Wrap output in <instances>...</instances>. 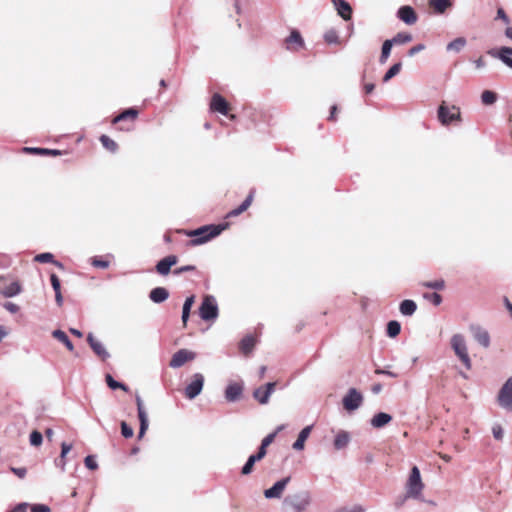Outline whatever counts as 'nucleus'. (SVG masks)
<instances>
[{
    "mask_svg": "<svg viewBox=\"0 0 512 512\" xmlns=\"http://www.w3.org/2000/svg\"><path fill=\"white\" fill-rule=\"evenodd\" d=\"M424 483L421 478L420 470L417 466H413L405 484L404 499H415L424 501L423 490Z\"/></svg>",
    "mask_w": 512,
    "mask_h": 512,
    "instance_id": "1",
    "label": "nucleus"
},
{
    "mask_svg": "<svg viewBox=\"0 0 512 512\" xmlns=\"http://www.w3.org/2000/svg\"><path fill=\"white\" fill-rule=\"evenodd\" d=\"M225 227L226 225H206L188 232L187 235L193 238V245H201L218 236Z\"/></svg>",
    "mask_w": 512,
    "mask_h": 512,
    "instance_id": "2",
    "label": "nucleus"
},
{
    "mask_svg": "<svg viewBox=\"0 0 512 512\" xmlns=\"http://www.w3.org/2000/svg\"><path fill=\"white\" fill-rule=\"evenodd\" d=\"M311 503L312 497L309 491H300L284 499V504L289 506L294 512H305Z\"/></svg>",
    "mask_w": 512,
    "mask_h": 512,
    "instance_id": "3",
    "label": "nucleus"
},
{
    "mask_svg": "<svg viewBox=\"0 0 512 512\" xmlns=\"http://www.w3.org/2000/svg\"><path fill=\"white\" fill-rule=\"evenodd\" d=\"M451 348L455 355L467 369H471L472 362L468 354V348L465 337L462 334H454L450 340Z\"/></svg>",
    "mask_w": 512,
    "mask_h": 512,
    "instance_id": "4",
    "label": "nucleus"
},
{
    "mask_svg": "<svg viewBox=\"0 0 512 512\" xmlns=\"http://www.w3.org/2000/svg\"><path fill=\"white\" fill-rule=\"evenodd\" d=\"M437 117L439 122L444 126H448L452 122H460V108L455 105L448 106L446 102L443 101L438 107Z\"/></svg>",
    "mask_w": 512,
    "mask_h": 512,
    "instance_id": "5",
    "label": "nucleus"
},
{
    "mask_svg": "<svg viewBox=\"0 0 512 512\" xmlns=\"http://www.w3.org/2000/svg\"><path fill=\"white\" fill-rule=\"evenodd\" d=\"M199 315L204 321H215L219 315L218 304L213 295H205L199 307Z\"/></svg>",
    "mask_w": 512,
    "mask_h": 512,
    "instance_id": "6",
    "label": "nucleus"
},
{
    "mask_svg": "<svg viewBox=\"0 0 512 512\" xmlns=\"http://www.w3.org/2000/svg\"><path fill=\"white\" fill-rule=\"evenodd\" d=\"M496 402L501 409L512 412V375L500 387Z\"/></svg>",
    "mask_w": 512,
    "mask_h": 512,
    "instance_id": "7",
    "label": "nucleus"
},
{
    "mask_svg": "<svg viewBox=\"0 0 512 512\" xmlns=\"http://www.w3.org/2000/svg\"><path fill=\"white\" fill-rule=\"evenodd\" d=\"M363 403L362 394L355 388H350L342 399L343 407L348 412L357 410Z\"/></svg>",
    "mask_w": 512,
    "mask_h": 512,
    "instance_id": "8",
    "label": "nucleus"
},
{
    "mask_svg": "<svg viewBox=\"0 0 512 512\" xmlns=\"http://www.w3.org/2000/svg\"><path fill=\"white\" fill-rule=\"evenodd\" d=\"M204 385V376L200 373H196L193 375L192 381L185 388V395L188 399H194L197 397Z\"/></svg>",
    "mask_w": 512,
    "mask_h": 512,
    "instance_id": "9",
    "label": "nucleus"
},
{
    "mask_svg": "<svg viewBox=\"0 0 512 512\" xmlns=\"http://www.w3.org/2000/svg\"><path fill=\"white\" fill-rule=\"evenodd\" d=\"M195 358V352L189 351L187 349H180L172 356L170 366L172 368H179L183 366L186 362L194 360Z\"/></svg>",
    "mask_w": 512,
    "mask_h": 512,
    "instance_id": "10",
    "label": "nucleus"
},
{
    "mask_svg": "<svg viewBox=\"0 0 512 512\" xmlns=\"http://www.w3.org/2000/svg\"><path fill=\"white\" fill-rule=\"evenodd\" d=\"M21 291L22 287L18 281H11L7 283L4 278H0V295L11 298L20 294Z\"/></svg>",
    "mask_w": 512,
    "mask_h": 512,
    "instance_id": "11",
    "label": "nucleus"
},
{
    "mask_svg": "<svg viewBox=\"0 0 512 512\" xmlns=\"http://www.w3.org/2000/svg\"><path fill=\"white\" fill-rule=\"evenodd\" d=\"M136 404H137V411H138V418L140 421V429H139V438H142L144 434L146 433L148 429V415L144 408L143 401L139 395H136Z\"/></svg>",
    "mask_w": 512,
    "mask_h": 512,
    "instance_id": "12",
    "label": "nucleus"
},
{
    "mask_svg": "<svg viewBox=\"0 0 512 512\" xmlns=\"http://www.w3.org/2000/svg\"><path fill=\"white\" fill-rule=\"evenodd\" d=\"M275 387V382L267 383L266 385L257 388L254 391L253 396L260 404H267L271 394L275 390Z\"/></svg>",
    "mask_w": 512,
    "mask_h": 512,
    "instance_id": "13",
    "label": "nucleus"
},
{
    "mask_svg": "<svg viewBox=\"0 0 512 512\" xmlns=\"http://www.w3.org/2000/svg\"><path fill=\"white\" fill-rule=\"evenodd\" d=\"M289 481L290 477L277 481L271 488L264 491V496L268 499L280 498Z\"/></svg>",
    "mask_w": 512,
    "mask_h": 512,
    "instance_id": "14",
    "label": "nucleus"
},
{
    "mask_svg": "<svg viewBox=\"0 0 512 512\" xmlns=\"http://www.w3.org/2000/svg\"><path fill=\"white\" fill-rule=\"evenodd\" d=\"M509 51V47H500V48H494L488 51V54L500 61H502L506 66L512 69V54Z\"/></svg>",
    "mask_w": 512,
    "mask_h": 512,
    "instance_id": "15",
    "label": "nucleus"
},
{
    "mask_svg": "<svg viewBox=\"0 0 512 512\" xmlns=\"http://www.w3.org/2000/svg\"><path fill=\"white\" fill-rule=\"evenodd\" d=\"M210 109L222 115H228L229 103L218 93L212 96Z\"/></svg>",
    "mask_w": 512,
    "mask_h": 512,
    "instance_id": "16",
    "label": "nucleus"
},
{
    "mask_svg": "<svg viewBox=\"0 0 512 512\" xmlns=\"http://www.w3.org/2000/svg\"><path fill=\"white\" fill-rule=\"evenodd\" d=\"M398 18L407 25H413L417 22V14L411 6H402L397 12Z\"/></svg>",
    "mask_w": 512,
    "mask_h": 512,
    "instance_id": "17",
    "label": "nucleus"
},
{
    "mask_svg": "<svg viewBox=\"0 0 512 512\" xmlns=\"http://www.w3.org/2000/svg\"><path fill=\"white\" fill-rule=\"evenodd\" d=\"M87 341L95 354H97L101 359L105 360L109 357V353L105 346L99 340L95 339L92 333L88 334Z\"/></svg>",
    "mask_w": 512,
    "mask_h": 512,
    "instance_id": "18",
    "label": "nucleus"
},
{
    "mask_svg": "<svg viewBox=\"0 0 512 512\" xmlns=\"http://www.w3.org/2000/svg\"><path fill=\"white\" fill-rule=\"evenodd\" d=\"M471 332L474 337V339L483 347L487 348L490 345V335L487 330L479 327V326H472Z\"/></svg>",
    "mask_w": 512,
    "mask_h": 512,
    "instance_id": "19",
    "label": "nucleus"
},
{
    "mask_svg": "<svg viewBox=\"0 0 512 512\" xmlns=\"http://www.w3.org/2000/svg\"><path fill=\"white\" fill-rule=\"evenodd\" d=\"M177 257L175 255H169L158 262L156 270L161 275H167L173 265L177 263Z\"/></svg>",
    "mask_w": 512,
    "mask_h": 512,
    "instance_id": "20",
    "label": "nucleus"
},
{
    "mask_svg": "<svg viewBox=\"0 0 512 512\" xmlns=\"http://www.w3.org/2000/svg\"><path fill=\"white\" fill-rule=\"evenodd\" d=\"M243 392V386L240 383H230L225 390V398L234 402L238 400Z\"/></svg>",
    "mask_w": 512,
    "mask_h": 512,
    "instance_id": "21",
    "label": "nucleus"
},
{
    "mask_svg": "<svg viewBox=\"0 0 512 512\" xmlns=\"http://www.w3.org/2000/svg\"><path fill=\"white\" fill-rule=\"evenodd\" d=\"M333 5L337 10L339 16H341L344 20L351 19L352 8L348 2L344 0H333Z\"/></svg>",
    "mask_w": 512,
    "mask_h": 512,
    "instance_id": "22",
    "label": "nucleus"
},
{
    "mask_svg": "<svg viewBox=\"0 0 512 512\" xmlns=\"http://www.w3.org/2000/svg\"><path fill=\"white\" fill-rule=\"evenodd\" d=\"M350 441H351L350 433L345 430H340L334 438L333 445L336 450H342V449H345L349 445Z\"/></svg>",
    "mask_w": 512,
    "mask_h": 512,
    "instance_id": "23",
    "label": "nucleus"
},
{
    "mask_svg": "<svg viewBox=\"0 0 512 512\" xmlns=\"http://www.w3.org/2000/svg\"><path fill=\"white\" fill-rule=\"evenodd\" d=\"M287 49L289 50H298L304 45V41L300 35V33L296 30H293L289 37L286 39Z\"/></svg>",
    "mask_w": 512,
    "mask_h": 512,
    "instance_id": "24",
    "label": "nucleus"
},
{
    "mask_svg": "<svg viewBox=\"0 0 512 512\" xmlns=\"http://www.w3.org/2000/svg\"><path fill=\"white\" fill-rule=\"evenodd\" d=\"M312 428L313 426L312 425H309V426H306L304 427L300 433L298 434V437L296 439V441L293 443V449L297 450V451H301L304 449L305 447V441L308 439V437L310 436L311 434V431H312Z\"/></svg>",
    "mask_w": 512,
    "mask_h": 512,
    "instance_id": "25",
    "label": "nucleus"
},
{
    "mask_svg": "<svg viewBox=\"0 0 512 512\" xmlns=\"http://www.w3.org/2000/svg\"><path fill=\"white\" fill-rule=\"evenodd\" d=\"M391 421H392L391 415H389L388 413L380 412V413L375 414L371 418L370 423H371L372 427H374V428H382V427L386 426L387 424H389Z\"/></svg>",
    "mask_w": 512,
    "mask_h": 512,
    "instance_id": "26",
    "label": "nucleus"
},
{
    "mask_svg": "<svg viewBox=\"0 0 512 512\" xmlns=\"http://www.w3.org/2000/svg\"><path fill=\"white\" fill-rule=\"evenodd\" d=\"M253 197H254V191H251L249 193V195L247 196V198L244 200V202L239 207L231 210L228 213V217H236V216L242 214L244 211H246L249 208V206L251 205V203L253 201Z\"/></svg>",
    "mask_w": 512,
    "mask_h": 512,
    "instance_id": "27",
    "label": "nucleus"
},
{
    "mask_svg": "<svg viewBox=\"0 0 512 512\" xmlns=\"http://www.w3.org/2000/svg\"><path fill=\"white\" fill-rule=\"evenodd\" d=\"M169 296L168 291L163 287H157L151 290L149 297L154 303H162Z\"/></svg>",
    "mask_w": 512,
    "mask_h": 512,
    "instance_id": "28",
    "label": "nucleus"
},
{
    "mask_svg": "<svg viewBox=\"0 0 512 512\" xmlns=\"http://www.w3.org/2000/svg\"><path fill=\"white\" fill-rule=\"evenodd\" d=\"M429 5L438 14L444 13L451 5L450 0H429Z\"/></svg>",
    "mask_w": 512,
    "mask_h": 512,
    "instance_id": "29",
    "label": "nucleus"
},
{
    "mask_svg": "<svg viewBox=\"0 0 512 512\" xmlns=\"http://www.w3.org/2000/svg\"><path fill=\"white\" fill-rule=\"evenodd\" d=\"M400 312L405 316H411L415 313L417 305L413 300H404L400 303Z\"/></svg>",
    "mask_w": 512,
    "mask_h": 512,
    "instance_id": "30",
    "label": "nucleus"
},
{
    "mask_svg": "<svg viewBox=\"0 0 512 512\" xmlns=\"http://www.w3.org/2000/svg\"><path fill=\"white\" fill-rule=\"evenodd\" d=\"M52 336L61 343H63L69 351L74 350L73 343L70 341L66 333L63 332L62 330H54L52 332Z\"/></svg>",
    "mask_w": 512,
    "mask_h": 512,
    "instance_id": "31",
    "label": "nucleus"
},
{
    "mask_svg": "<svg viewBox=\"0 0 512 512\" xmlns=\"http://www.w3.org/2000/svg\"><path fill=\"white\" fill-rule=\"evenodd\" d=\"M194 301H195V296L192 295L190 297H187L184 304H183V309H182V322L184 324V326L187 324V321L189 319V315H190V311H191V308L194 304Z\"/></svg>",
    "mask_w": 512,
    "mask_h": 512,
    "instance_id": "32",
    "label": "nucleus"
},
{
    "mask_svg": "<svg viewBox=\"0 0 512 512\" xmlns=\"http://www.w3.org/2000/svg\"><path fill=\"white\" fill-rule=\"evenodd\" d=\"M412 35L405 32L397 33L393 38L389 39L394 45H402L412 41Z\"/></svg>",
    "mask_w": 512,
    "mask_h": 512,
    "instance_id": "33",
    "label": "nucleus"
},
{
    "mask_svg": "<svg viewBox=\"0 0 512 512\" xmlns=\"http://www.w3.org/2000/svg\"><path fill=\"white\" fill-rule=\"evenodd\" d=\"M392 47H393V44L391 43V41L389 39L385 40L383 42L382 49H381V55L379 58V62L381 64L386 63V61L388 60V58L391 54Z\"/></svg>",
    "mask_w": 512,
    "mask_h": 512,
    "instance_id": "34",
    "label": "nucleus"
},
{
    "mask_svg": "<svg viewBox=\"0 0 512 512\" xmlns=\"http://www.w3.org/2000/svg\"><path fill=\"white\" fill-rule=\"evenodd\" d=\"M137 116H138V111L134 108H129V109L125 110L124 112H122L121 114H119L118 116H116L113 120V123H117V122H120L125 119L134 120V119H136Z\"/></svg>",
    "mask_w": 512,
    "mask_h": 512,
    "instance_id": "35",
    "label": "nucleus"
},
{
    "mask_svg": "<svg viewBox=\"0 0 512 512\" xmlns=\"http://www.w3.org/2000/svg\"><path fill=\"white\" fill-rule=\"evenodd\" d=\"M465 45H466V39L463 37H458V38L454 39L453 41H451L450 43H448L446 48L448 51L459 52L465 47Z\"/></svg>",
    "mask_w": 512,
    "mask_h": 512,
    "instance_id": "36",
    "label": "nucleus"
},
{
    "mask_svg": "<svg viewBox=\"0 0 512 512\" xmlns=\"http://www.w3.org/2000/svg\"><path fill=\"white\" fill-rule=\"evenodd\" d=\"M255 346V339L252 336H246L240 343V349L244 354H248Z\"/></svg>",
    "mask_w": 512,
    "mask_h": 512,
    "instance_id": "37",
    "label": "nucleus"
},
{
    "mask_svg": "<svg viewBox=\"0 0 512 512\" xmlns=\"http://www.w3.org/2000/svg\"><path fill=\"white\" fill-rule=\"evenodd\" d=\"M324 40L328 44H341V40L339 38L338 32L335 29H329L324 33Z\"/></svg>",
    "mask_w": 512,
    "mask_h": 512,
    "instance_id": "38",
    "label": "nucleus"
},
{
    "mask_svg": "<svg viewBox=\"0 0 512 512\" xmlns=\"http://www.w3.org/2000/svg\"><path fill=\"white\" fill-rule=\"evenodd\" d=\"M481 101L484 105H493L497 101V94L491 90H485L481 94Z\"/></svg>",
    "mask_w": 512,
    "mask_h": 512,
    "instance_id": "39",
    "label": "nucleus"
},
{
    "mask_svg": "<svg viewBox=\"0 0 512 512\" xmlns=\"http://www.w3.org/2000/svg\"><path fill=\"white\" fill-rule=\"evenodd\" d=\"M402 68V63L401 62H398L396 64H394L393 66H391L389 68V70L385 73V75L383 76V82H388L389 80H391L394 76H396L400 70Z\"/></svg>",
    "mask_w": 512,
    "mask_h": 512,
    "instance_id": "40",
    "label": "nucleus"
},
{
    "mask_svg": "<svg viewBox=\"0 0 512 512\" xmlns=\"http://www.w3.org/2000/svg\"><path fill=\"white\" fill-rule=\"evenodd\" d=\"M400 330H401V326H400V323L397 321H390L387 324V334L391 338L396 337L400 333Z\"/></svg>",
    "mask_w": 512,
    "mask_h": 512,
    "instance_id": "41",
    "label": "nucleus"
},
{
    "mask_svg": "<svg viewBox=\"0 0 512 512\" xmlns=\"http://www.w3.org/2000/svg\"><path fill=\"white\" fill-rule=\"evenodd\" d=\"M53 258L54 257L51 253H41L35 257V261L40 262V263L51 262V263H54L55 265H57L58 267H62V265L59 262L54 261Z\"/></svg>",
    "mask_w": 512,
    "mask_h": 512,
    "instance_id": "42",
    "label": "nucleus"
},
{
    "mask_svg": "<svg viewBox=\"0 0 512 512\" xmlns=\"http://www.w3.org/2000/svg\"><path fill=\"white\" fill-rule=\"evenodd\" d=\"M100 141L102 143V145L109 151L111 152H115L116 149H117V144L114 140H112L111 138H109L108 136L106 135H102L100 137Z\"/></svg>",
    "mask_w": 512,
    "mask_h": 512,
    "instance_id": "43",
    "label": "nucleus"
},
{
    "mask_svg": "<svg viewBox=\"0 0 512 512\" xmlns=\"http://www.w3.org/2000/svg\"><path fill=\"white\" fill-rule=\"evenodd\" d=\"M422 286L426 288H431L435 290H442L445 287V282L442 279L434 280V281H426L422 283Z\"/></svg>",
    "mask_w": 512,
    "mask_h": 512,
    "instance_id": "44",
    "label": "nucleus"
},
{
    "mask_svg": "<svg viewBox=\"0 0 512 512\" xmlns=\"http://www.w3.org/2000/svg\"><path fill=\"white\" fill-rule=\"evenodd\" d=\"M257 461H259V460L255 457V455H251V456L248 458V460H247V462L245 463V465L243 466V468H242V474H243V475H248V474H250V473L252 472V470H253V466H254V464H255Z\"/></svg>",
    "mask_w": 512,
    "mask_h": 512,
    "instance_id": "45",
    "label": "nucleus"
},
{
    "mask_svg": "<svg viewBox=\"0 0 512 512\" xmlns=\"http://www.w3.org/2000/svg\"><path fill=\"white\" fill-rule=\"evenodd\" d=\"M106 382H107V385H108L111 389H118V388H119V389H122V390H124V391H126V390H127V387H126L124 384H122V383H119V382L115 381V380L113 379V377H112L111 375H109V374H107V375H106Z\"/></svg>",
    "mask_w": 512,
    "mask_h": 512,
    "instance_id": "46",
    "label": "nucleus"
},
{
    "mask_svg": "<svg viewBox=\"0 0 512 512\" xmlns=\"http://www.w3.org/2000/svg\"><path fill=\"white\" fill-rule=\"evenodd\" d=\"M423 298L432 302L435 306H438L442 302V297L438 293H425Z\"/></svg>",
    "mask_w": 512,
    "mask_h": 512,
    "instance_id": "47",
    "label": "nucleus"
},
{
    "mask_svg": "<svg viewBox=\"0 0 512 512\" xmlns=\"http://www.w3.org/2000/svg\"><path fill=\"white\" fill-rule=\"evenodd\" d=\"M42 441H43V436L40 432L38 431H33L31 434H30V444L32 446H40L42 444Z\"/></svg>",
    "mask_w": 512,
    "mask_h": 512,
    "instance_id": "48",
    "label": "nucleus"
},
{
    "mask_svg": "<svg viewBox=\"0 0 512 512\" xmlns=\"http://www.w3.org/2000/svg\"><path fill=\"white\" fill-rule=\"evenodd\" d=\"M492 434L496 440L501 441L503 440L505 433L503 427L500 424L496 423L492 427Z\"/></svg>",
    "mask_w": 512,
    "mask_h": 512,
    "instance_id": "49",
    "label": "nucleus"
},
{
    "mask_svg": "<svg viewBox=\"0 0 512 512\" xmlns=\"http://www.w3.org/2000/svg\"><path fill=\"white\" fill-rule=\"evenodd\" d=\"M121 433L125 438H130L133 436L134 431L126 422L123 421L121 423Z\"/></svg>",
    "mask_w": 512,
    "mask_h": 512,
    "instance_id": "50",
    "label": "nucleus"
},
{
    "mask_svg": "<svg viewBox=\"0 0 512 512\" xmlns=\"http://www.w3.org/2000/svg\"><path fill=\"white\" fill-rule=\"evenodd\" d=\"M85 466L90 470H96L98 468V464L94 458V456H87L84 460Z\"/></svg>",
    "mask_w": 512,
    "mask_h": 512,
    "instance_id": "51",
    "label": "nucleus"
},
{
    "mask_svg": "<svg viewBox=\"0 0 512 512\" xmlns=\"http://www.w3.org/2000/svg\"><path fill=\"white\" fill-rule=\"evenodd\" d=\"M72 449V445L71 444H68L66 442H63L61 444V453H60V458L63 460L66 458L67 454L71 451Z\"/></svg>",
    "mask_w": 512,
    "mask_h": 512,
    "instance_id": "52",
    "label": "nucleus"
},
{
    "mask_svg": "<svg viewBox=\"0 0 512 512\" xmlns=\"http://www.w3.org/2000/svg\"><path fill=\"white\" fill-rule=\"evenodd\" d=\"M50 281H51V285L53 287V290L55 292H58L61 290V286H60V280L59 278L57 277V275L55 274H51L50 276Z\"/></svg>",
    "mask_w": 512,
    "mask_h": 512,
    "instance_id": "53",
    "label": "nucleus"
},
{
    "mask_svg": "<svg viewBox=\"0 0 512 512\" xmlns=\"http://www.w3.org/2000/svg\"><path fill=\"white\" fill-rule=\"evenodd\" d=\"M473 64H474L476 70H482L487 65L486 60L482 56L473 60Z\"/></svg>",
    "mask_w": 512,
    "mask_h": 512,
    "instance_id": "54",
    "label": "nucleus"
},
{
    "mask_svg": "<svg viewBox=\"0 0 512 512\" xmlns=\"http://www.w3.org/2000/svg\"><path fill=\"white\" fill-rule=\"evenodd\" d=\"M277 435V431H274L273 433L268 434L261 442V444L264 447H268L275 439Z\"/></svg>",
    "mask_w": 512,
    "mask_h": 512,
    "instance_id": "55",
    "label": "nucleus"
},
{
    "mask_svg": "<svg viewBox=\"0 0 512 512\" xmlns=\"http://www.w3.org/2000/svg\"><path fill=\"white\" fill-rule=\"evenodd\" d=\"M91 263L94 267L103 268V269H105L109 266L108 261L100 260L98 258H93Z\"/></svg>",
    "mask_w": 512,
    "mask_h": 512,
    "instance_id": "56",
    "label": "nucleus"
},
{
    "mask_svg": "<svg viewBox=\"0 0 512 512\" xmlns=\"http://www.w3.org/2000/svg\"><path fill=\"white\" fill-rule=\"evenodd\" d=\"M31 512H50V508L44 504H35L31 507Z\"/></svg>",
    "mask_w": 512,
    "mask_h": 512,
    "instance_id": "57",
    "label": "nucleus"
},
{
    "mask_svg": "<svg viewBox=\"0 0 512 512\" xmlns=\"http://www.w3.org/2000/svg\"><path fill=\"white\" fill-rule=\"evenodd\" d=\"M11 471L16 475L18 476L19 478L23 479L26 474H27V469L24 468V467H19V468H16V467H12L11 468Z\"/></svg>",
    "mask_w": 512,
    "mask_h": 512,
    "instance_id": "58",
    "label": "nucleus"
},
{
    "mask_svg": "<svg viewBox=\"0 0 512 512\" xmlns=\"http://www.w3.org/2000/svg\"><path fill=\"white\" fill-rule=\"evenodd\" d=\"M425 49V45L424 44H418V45H415L413 46L412 48L409 49L408 51V55L410 57L416 55L417 53L423 51Z\"/></svg>",
    "mask_w": 512,
    "mask_h": 512,
    "instance_id": "59",
    "label": "nucleus"
},
{
    "mask_svg": "<svg viewBox=\"0 0 512 512\" xmlns=\"http://www.w3.org/2000/svg\"><path fill=\"white\" fill-rule=\"evenodd\" d=\"M4 308L10 313H17L19 311V306L12 302H6Z\"/></svg>",
    "mask_w": 512,
    "mask_h": 512,
    "instance_id": "60",
    "label": "nucleus"
},
{
    "mask_svg": "<svg viewBox=\"0 0 512 512\" xmlns=\"http://www.w3.org/2000/svg\"><path fill=\"white\" fill-rule=\"evenodd\" d=\"M25 150L28 152H31V153H36V154H41V155H46V153L49 152V149H45V148H25Z\"/></svg>",
    "mask_w": 512,
    "mask_h": 512,
    "instance_id": "61",
    "label": "nucleus"
},
{
    "mask_svg": "<svg viewBox=\"0 0 512 512\" xmlns=\"http://www.w3.org/2000/svg\"><path fill=\"white\" fill-rule=\"evenodd\" d=\"M375 373L378 374V375H387V376H390V377H393V378H396L398 376L397 373H394V372H391V371H387V370H384V369H376Z\"/></svg>",
    "mask_w": 512,
    "mask_h": 512,
    "instance_id": "62",
    "label": "nucleus"
},
{
    "mask_svg": "<svg viewBox=\"0 0 512 512\" xmlns=\"http://www.w3.org/2000/svg\"><path fill=\"white\" fill-rule=\"evenodd\" d=\"M29 505L27 503L18 504L11 512H27Z\"/></svg>",
    "mask_w": 512,
    "mask_h": 512,
    "instance_id": "63",
    "label": "nucleus"
},
{
    "mask_svg": "<svg viewBox=\"0 0 512 512\" xmlns=\"http://www.w3.org/2000/svg\"><path fill=\"white\" fill-rule=\"evenodd\" d=\"M266 448L267 447H264L262 444L259 448V451L257 452V454H255V457L260 461L261 459H263L266 455Z\"/></svg>",
    "mask_w": 512,
    "mask_h": 512,
    "instance_id": "64",
    "label": "nucleus"
}]
</instances>
